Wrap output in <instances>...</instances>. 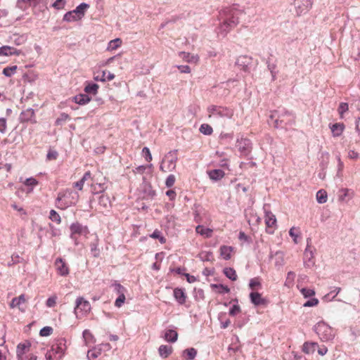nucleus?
<instances>
[{
	"instance_id": "f257e3e1",
	"label": "nucleus",
	"mask_w": 360,
	"mask_h": 360,
	"mask_svg": "<svg viewBox=\"0 0 360 360\" xmlns=\"http://www.w3.org/2000/svg\"><path fill=\"white\" fill-rule=\"evenodd\" d=\"M79 195L70 189L62 191L58 193L56 200V206L60 210H65L68 207L75 205L79 200Z\"/></svg>"
},
{
	"instance_id": "f03ea898",
	"label": "nucleus",
	"mask_w": 360,
	"mask_h": 360,
	"mask_svg": "<svg viewBox=\"0 0 360 360\" xmlns=\"http://www.w3.org/2000/svg\"><path fill=\"white\" fill-rule=\"evenodd\" d=\"M67 349L66 340L64 338L57 340L46 354V360L60 359Z\"/></svg>"
},
{
	"instance_id": "7ed1b4c3",
	"label": "nucleus",
	"mask_w": 360,
	"mask_h": 360,
	"mask_svg": "<svg viewBox=\"0 0 360 360\" xmlns=\"http://www.w3.org/2000/svg\"><path fill=\"white\" fill-rule=\"evenodd\" d=\"M239 22V11L229 10L223 22L220 25V32L226 35L232 29L236 27Z\"/></svg>"
},
{
	"instance_id": "20e7f679",
	"label": "nucleus",
	"mask_w": 360,
	"mask_h": 360,
	"mask_svg": "<svg viewBox=\"0 0 360 360\" xmlns=\"http://www.w3.org/2000/svg\"><path fill=\"white\" fill-rule=\"evenodd\" d=\"M89 8V5L86 3H82L73 11L66 13L63 20L66 22L77 21L81 20L85 15L86 11Z\"/></svg>"
},
{
	"instance_id": "39448f33",
	"label": "nucleus",
	"mask_w": 360,
	"mask_h": 360,
	"mask_svg": "<svg viewBox=\"0 0 360 360\" xmlns=\"http://www.w3.org/2000/svg\"><path fill=\"white\" fill-rule=\"evenodd\" d=\"M316 332L323 341L332 340L335 336L333 329L324 322L317 323Z\"/></svg>"
},
{
	"instance_id": "423d86ee",
	"label": "nucleus",
	"mask_w": 360,
	"mask_h": 360,
	"mask_svg": "<svg viewBox=\"0 0 360 360\" xmlns=\"http://www.w3.org/2000/svg\"><path fill=\"white\" fill-rule=\"evenodd\" d=\"M91 311V304L89 301L85 300L83 297H78L76 300V307L75 308V314L77 319H82L86 316Z\"/></svg>"
},
{
	"instance_id": "0eeeda50",
	"label": "nucleus",
	"mask_w": 360,
	"mask_h": 360,
	"mask_svg": "<svg viewBox=\"0 0 360 360\" xmlns=\"http://www.w3.org/2000/svg\"><path fill=\"white\" fill-rule=\"evenodd\" d=\"M264 221L266 224V231L269 234H272L274 233V231L276 229V216L269 210H264Z\"/></svg>"
},
{
	"instance_id": "6e6552de",
	"label": "nucleus",
	"mask_w": 360,
	"mask_h": 360,
	"mask_svg": "<svg viewBox=\"0 0 360 360\" xmlns=\"http://www.w3.org/2000/svg\"><path fill=\"white\" fill-rule=\"evenodd\" d=\"M295 9L297 15L306 13L313 5V0H295Z\"/></svg>"
},
{
	"instance_id": "1a4fd4ad",
	"label": "nucleus",
	"mask_w": 360,
	"mask_h": 360,
	"mask_svg": "<svg viewBox=\"0 0 360 360\" xmlns=\"http://www.w3.org/2000/svg\"><path fill=\"white\" fill-rule=\"evenodd\" d=\"M11 309L18 308L21 312H25L27 308V298L24 294L13 298L9 304Z\"/></svg>"
},
{
	"instance_id": "9d476101",
	"label": "nucleus",
	"mask_w": 360,
	"mask_h": 360,
	"mask_svg": "<svg viewBox=\"0 0 360 360\" xmlns=\"http://www.w3.org/2000/svg\"><path fill=\"white\" fill-rule=\"evenodd\" d=\"M54 266L59 275L66 276L69 274V266L62 258L59 257L56 259Z\"/></svg>"
},
{
	"instance_id": "9b49d317",
	"label": "nucleus",
	"mask_w": 360,
	"mask_h": 360,
	"mask_svg": "<svg viewBox=\"0 0 360 360\" xmlns=\"http://www.w3.org/2000/svg\"><path fill=\"white\" fill-rule=\"evenodd\" d=\"M249 297L251 302L255 306H266L268 304V300L266 298L263 297L262 294L258 292L257 291L251 292L250 293Z\"/></svg>"
},
{
	"instance_id": "f8f14e48",
	"label": "nucleus",
	"mask_w": 360,
	"mask_h": 360,
	"mask_svg": "<svg viewBox=\"0 0 360 360\" xmlns=\"http://www.w3.org/2000/svg\"><path fill=\"white\" fill-rule=\"evenodd\" d=\"M70 231H71V238L72 239L77 240V236L81 235L84 233H87V228L83 227L79 223L76 222L73 223L70 226Z\"/></svg>"
},
{
	"instance_id": "ddd939ff",
	"label": "nucleus",
	"mask_w": 360,
	"mask_h": 360,
	"mask_svg": "<svg viewBox=\"0 0 360 360\" xmlns=\"http://www.w3.org/2000/svg\"><path fill=\"white\" fill-rule=\"evenodd\" d=\"M176 160L174 158H167L162 161L160 169L163 172H172L176 168Z\"/></svg>"
},
{
	"instance_id": "4468645a",
	"label": "nucleus",
	"mask_w": 360,
	"mask_h": 360,
	"mask_svg": "<svg viewBox=\"0 0 360 360\" xmlns=\"http://www.w3.org/2000/svg\"><path fill=\"white\" fill-rule=\"evenodd\" d=\"M179 56L185 62L193 64H198L200 57L197 54H191L188 52L181 51L179 53Z\"/></svg>"
},
{
	"instance_id": "2eb2a0df",
	"label": "nucleus",
	"mask_w": 360,
	"mask_h": 360,
	"mask_svg": "<svg viewBox=\"0 0 360 360\" xmlns=\"http://www.w3.org/2000/svg\"><path fill=\"white\" fill-rule=\"evenodd\" d=\"M30 346L31 344L28 341L18 345L16 353L18 360H22L23 355L30 350Z\"/></svg>"
},
{
	"instance_id": "dca6fc26",
	"label": "nucleus",
	"mask_w": 360,
	"mask_h": 360,
	"mask_svg": "<svg viewBox=\"0 0 360 360\" xmlns=\"http://www.w3.org/2000/svg\"><path fill=\"white\" fill-rule=\"evenodd\" d=\"M21 53L20 50L9 46H3L0 48V56H19Z\"/></svg>"
},
{
	"instance_id": "f3484780",
	"label": "nucleus",
	"mask_w": 360,
	"mask_h": 360,
	"mask_svg": "<svg viewBox=\"0 0 360 360\" xmlns=\"http://www.w3.org/2000/svg\"><path fill=\"white\" fill-rule=\"evenodd\" d=\"M219 251L221 257L225 260H229L231 258L233 248L231 246L222 245L220 247Z\"/></svg>"
},
{
	"instance_id": "a211bd4d",
	"label": "nucleus",
	"mask_w": 360,
	"mask_h": 360,
	"mask_svg": "<svg viewBox=\"0 0 360 360\" xmlns=\"http://www.w3.org/2000/svg\"><path fill=\"white\" fill-rule=\"evenodd\" d=\"M234 115V109L229 107L221 106L218 117L232 119Z\"/></svg>"
},
{
	"instance_id": "6ab92c4d",
	"label": "nucleus",
	"mask_w": 360,
	"mask_h": 360,
	"mask_svg": "<svg viewBox=\"0 0 360 360\" xmlns=\"http://www.w3.org/2000/svg\"><path fill=\"white\" fill-rule=\"evenodd\" d=\"M174 297L180 304H184L186 302V295L181 288H175L174 290Z\"/></svg>"
},
{
	"instance_id": "aec40b11",
	"label": "nucleus",
	"mask_w": 360,
	"mask_h": 360,
	"mask_svg": "<svg viewBox=\"0 0 360 360\" xmlns=\"http://www.w3.org/2000/svg\"><path fill=\"white\" fill-rule=\"evenodd\" d=\"M207 174L212 180L217 181L221 179L224 176L225 173L221 169H212L208 171Z\"/></svg>"
},
{
	"instance_id": "412c9836",
	"label": "nucleus",
	"mask_w": 360,
	"mask_h": 360,
	"mask_svg": "<svg viewBox=\"0 0 360 360\" xmlns=\"http://www.w3.org/2000/svg\"><path fill=\"white\" fill-rule=\"evenodd\" d=\"M197 233L203 236L205 238H210L212 236L213 230L210 228H205L202 225H198L195 228Z\"/></svg>"
},
{
	"instance_id": "4be33fe9",
	"label": "nucleus",
	"mask_w": 360,
	"mask_h": 360,
	"mask_svg": "<svg viewBox=\"0 0 360 360\" xmlns=\"http://www.w3.org/2000/svg\"><path fill=\"white\" fill-rule=\"evenodd\" d=\"M316 347H319L317 343L306 342L302 346V352L307 354H313L315 352Z\"/></svg>"
},
{
	"instance_id": "5701e85b",
	"label": "nucleus",
	"mask_w": 360,
	"mask_h": 360,
	"mask_svg": "<svg viewBox=\"0 0 360 360\" xmlns=\"http://www.w3.org/2000/svg\"><path fill=\"white\" fill-rule=\"evenodd\" d=\"M173 348L172 346L162 345L158 349V352L162 358H167L172 352Z\"/></svg>"
},
{
	"instance_id": "b1692460",
	"label": "nucleus",
	"mask_w": 360,
	"mask_h": 360,
	"mask_svg": "<svg viewBox=\"0 0 360 360\" xmlns=\"http://www.w3.org/2000/svg\"><path fill=\"white\" fill-rule=\"evenodd\" d=\"M177 338L178 333L174 330H167L165 333L164 338L167 342H174L176 341Z\"/></svg>"
},
{
	"instance_id": "393cba45",
	"label": "nucleus",
	"mask_w": 360,
	"mask_h": 360,
	"mask_svg": "<svg viewBox=\"0 0 360 360\" xmlns=\"http://www.w3.org/2000/svg\"><path fill=\"white\" fill-rule=\"evenodd\" d=\"M115 78V75L113 73H111L110 72L103 71L101 72V75H96L94 77V79L96 81H101V82H105L111 81Z\"/></svg>"
},
{
	"instance_id": "a878e982",
	"label": "nucleus",
	"mask_w": 360,
	"mask_h": 360,
	"mask_svg": "<svg viewBox=\"0 0 360 360\" xmlns=\"http://www.w3.org/2000/svg\"><path fill=\"white\" fill-rule=\"evenodd\" d=\"M249 288L252 292H256L262 288L261 280L259 277L252 278L249 283Z\"/></svg>"
},
{
	"instance_id": "bb28decb",
	"label": "nucleus",
	"mask_w": 360,
	"mask_h": 360,
	"mask_svg": "<svg viewBox=\"0 0 360 360\" xmlns=\"http://www.w3.org/2000/svg\"><path fill=\"white\" fill-rule=\"evenodd\" d=\"M83 338L86 346L94 344L96 342L95 338L89 330L83 331Z\"/></svg>"
},
{
	"instance_id": "cd10ccee",
	"label": "nucleus",
	"mask_w": 360,
	"mask_h": 360,
	"mask_svg": "<svg viewBox=\"0 0 360 360\" xmlns=\"http://www.w3.org/2000/svg\"><path fill=\"white\" fill-rule=\"evenodd\" d=\"M197 354V350L194 348L186 349L183 352L182 357L184 360H193Z\"/></svg>"
},
{
	"instance_id": "c85d7f7f",
	"label": "nucleus",
	"mask_w": 360,
	"mask_h": 360,
	"mask_svg": "<svg viewBox=\"0 0 360 360\" xmlns=\"http://www.w3.org/2000/svg\"><path fill=\"white\" fill-rule=\"evenodd\" d=\"M334 136H339L344 131L345 125L342 123H335L330 127Z\"/></svg>"
},
{
	"instance_id": "c756f323",
	"label": "nucleus",
	"mask_w": 360,
	"mask_h": 360,
	"mask_svg": "<svg viewBox=\"0 0 360 360\" xmlns=\"http://www.w3.org/2000/svg\"><path fill=\"white\" fill-rule=\"evenodd\" d=\"M73 101L77 104L85 105L91 101V98L86 94H79L73 98Z\"/></svg>"
},
{
	"instance_id": "7c9ffc66",
	"label": "nucleus",
	"mask_w": 360,
	"mask_h": 360,
	"mask_svg": "<svg viewBox=\"0 0 360 360\" xmlns=\"http://www.w3.org/2000/svg\"><path fill=\"white\" fill-rule=\"evenodd\" d=\"M211 288L213 290L219 294L229 293L230 292L229 288L222 284H212Z\"/></svg>"
},
{
	"instance_id": "2f4dec72",
	"label": "nucleus",
	"mask_w": 360,
	"mask_h": 360,
	"mask_svg": "<svg viewBox=\"0 0 360 360\" xmlns=\"http://www.w3.org/2000/svg\"><path fill=\"white\" fill-rule=\"evenodd\" d=\"M101 354V349L94 347L89 349L87 352V358L89 360H94L98 358Z\"/></svg>"
},
{
	"instance_id": "473e14b6",
	"label": "nucleus",
	"mask_w": 360,
	"mask_h": 360,
	"mask_svg": "<svg viewBox=\"0 0 360 360\" xmlns=\"http://www.w3.org/2000/svg\"><path fill=\"white\" fill-rule=\"evenodd\" d=\"M122 45V40L119 38L111 40L108 45L107 50L108 51H114L116 50Z\"/></svg>"
},
{
	"instance_id": "72a5a7b5",
	"label": "nucleus",
	"mask_w": 360,
	"mask_h": 360,
	"mask_svg": "<svg viewBox=\"0 0 360 360\" xmlns=\"http://www.w3.org/2000/svg\"><path fill=\"white\" fill-rule=\"evenodd\" d=\"M224 273L227 278L231 279V281H236L238 278L236 271L233 268H225L224 269Z\"/></svg>"
},
{
	"instance_id": "f704fd0d",
	"label": "nucleus",
	"mask_w": 360,
	"mask_h": 360,
	"mask_svg": "<svg viewBox=\"0 0 360 360\" xmlns=\"http://www.w3.org/2000/svg\"><path fill=\"white\" fill-rule=\"evenodd\" d=\"M295 278V274L292 271H289L287 274L286 279L285 281V285L288 288H292L294 285V281Z\"/></svg>"
},
{
	"instance_id": "c9c22d12",
	"label": "nucleus",
	"mask_w": 360,
	"mask_h": 360,
	"mask_svg": "<svg viewBox=\"0 0 360 360\" xmlns=\"http://www.w3.org/2000/svg\"><path fill=\"white\" fill-rule=\"evenodd\" d=\"M328 195L325 190H319L316 193V200L319 203H324L327 201Z\"/></svg>"
},
{
	"instance_id": "e433bc0d",
	"label": "nucleus",
	"mask_w": 360,
	"mask_h": 360,
	"mask_svg": "<svg viewBox=\"0 0 360 360\" xmlns=\"http://www.w3.org/2000/svg\"><path fill=\"white\" fill-rule=\"evenodd\" d=\"M200 131L205 135H211L213 132L212 127L207 124H202L200 127Z\"/></svg>"
},
{
	"instance_id": "4c0bfd02",
	"label": "nucleus",
	"mask_w": 360,
	"mask_h": 360,
	"mask_svg": "<svg viewBox=\"0 0 360 360\" xmlns=\"http://www.w3.org/2000/svg\"><path fill=\"white\" fill-rule=\"evenodd\" d=\"M49 219L52 221H54V222L57 223L58 224H60L61 223V218H60L59 214L57 212H56L54 210H51L50 211Z\"/></svg>"
},
{
	"instance_id": "58836bf2",
	"label": "nucleus",
	"mask_w": 360,
	"mask_h": 360,
	"mask_svg": "<svg viewBox=\"0 0 360 360\" xmlns=\"http://www.w3.org/2000/svg\"><path fill=\"white\" fill-rule=\"evenodd\" d=\"M150 237L155 239H158L162 244L166 243V238L162 236L161 232L158 229L155 230L153 233L150 236Z\"/></svg>"
},
{
	"instance_id": "ea45409f",
	"label": "nucleus",
	"mask_w": 360,
	"mask_h": 360,
	"mask_svg": "<svg viewBox=\"0 0 360 360\" xmlns=\"http://www.w3.org/2000/svg\"><path fill=\"white\" fill-rule=\"evenodd\" d=\"M17 65L6 67L3 70V74L6 77H11L17 70Z\"/></svg>"
},
{
	"instance_id": "a19ab883",
	"label": "nucleus",
	"mask_w": 360,
	"mask_h": 360,
	"mask_svg": "<svg viewBox=\"0 0 360 360\" xmlns=\"http://www.w3.org/2000/svg\"><path fill=\"white\" fill-rule=\"evenodd\" d=\"M219 109H221V106L218 105H211L207 108V111L210 113L209 117L212 116H219Z\"/></svg>"
},
{
	"instance_id": "79ce46f5",
	"label": "nucleus",
	"mask_w": 360,
	"mask_h": 360,
	"mask_svg": "<svg viewBox=\"0 0 360 360\" xmlns=\"http://www.w3.org/2000/svg\"><path fill=\"white\" fill-rule=\"evenodd\" d=\"M98 89V85L96 84H89L84 88V91L87 94H96L97 93Z\"/></svg>"
},
{
	"instance_id": "37998d69",
	"label": "nucleus",
	"mask_w": 360,
	"mask_h": 360,
	"mask_svg": "<svg viewBox=\"0 0 360 360\" xmlns=\"http://www.w3.org/2000/svg\"><path fill=\"white\" fill-rule=\"evenodd\" d=\"M300 292L304 297H310L315 295V291L312 289L302 288L300 289Z\"/></svg>"
},
{
	"instance_id": "c03bdc74",
	"label": "nucleus",
	"mask_w": 360,
	"mask_h": 360,
	"mask_svg": "<svg viewBox=\"0 0 360 360\" xmlns=\"http://www.w3.org/2000/svg\"><path fill=\"white\" fill-rule=\"evenodd\" d=\"M58 297L54 295L48 298V300L46 302V305L48 307H53L56 306L57 302Z\"/></svg>"
},
{
	"instance_id": "a18cd8bd",
	"label": "nucleus",
	"mask_w": 360,
	"mask_h": 360,
	"mask_svg": "<svg viewBox=\"0 0 360 360\" xmlns=\"http://www.w3.org/2000/svg\"><path fill=\"white\" fill-rule=\"evenodd\" d=\"M65 4H66L65 0H56L52 4V6L57 10H60V9L64 8Z\"/></svg>"
},
{
	"instance_id": "49530a36",
	"label": "nucleus",
	"mask_w": 360,
	"mask_h": 360,
	"mask_svg": "<svg viewBox=\"0 0 360 360\" xmlns=\"http://www.w3.org/2000/svg\"><path fill=\"white\" fill-rule=\"evenodd\" d=\"M114 290L118 294V295H124L126 289L120 283L114 284Z\"/></svg>"
},
{
	"instance_id": "de8ad7c7",
	"label": "nucleus",
	"mask_w": 360,
	"mask_h": 360,
	"mask_svg": "<svg viewBox=\"0 0 360 360\" xmlns=\"http://www.w3.org/2000/svg\"><path fill=\"white\" fill-rule=\"evenodd\" d=\"M142 153L147 162H150L152 160V155L148 148L144 147L142 150Z\"/></svg>"
},
{
	"instance_id": "09e8293b",
	"label": "nucleus",
	"mask_w": 360,
	"mask_h": 360,
	"mask_svg": "<svg viewBox=\"0 0 360 360\" xmlns=\"http://www.w3.org/2000/svg\"><path fill=\"white\" fill-rule=\"evenodd\" d=\"M125 300L126 298L124 295H119L118 297L115 300V306L118 308L121 307L124 303Z\"/></svg>"
},
{
	"instance_id": "8fccbe9b",
	"label": "nucleus",
	"mask_w": 360,
	"mask_h": 360,
	"mask_svg": "<svg viewBox=\"0 0 360 360\" xmlns=\"http://www.w3.org/2000/svg\"><path fill=\"white\" fill-rule=\"evenodd\" d=\"M175 181H176V178H175L174 175H173V174L169 175L165 181V184H166L167 187L170 188V187L173 186V185L175 183Z\"/></svg>"
},
{
	"instance_id": "3c124183",
	"label": "nucleus",
	"mask_w": 360,
	"mask_h": 360,
	"mask_svg": "<svg viewBox=\"0 0 360 360\" xmlns=\"http://www.w3.org/2000/svg\"><path fill=\"white\" fill-rule=\"evenodd\" d=\"M289 234L290 236L293 238V240L295 243H297V237L299 236V231L298 230L295 228V227H292L290 229L289 231Z\"/></svg>"
},
{
	"instance_id": "603ef678",
	"label": "nucleus",
	"mask_w": 360,
	"mask_h": 360,
	"mask_svg": "<svg viewBox=\"0 0 360 360\" xmlns=\"http://www.w3.org/2000/svg\"><path fill=\"white\" fill-rule=\"evenodd\" d=\"M53 329L51 327L46 326L40 330L41 336H49L51 334Z\"/></svg>"
},
{
	"instance_id": "864d4df0",
	"label": "nucleus",
	"mask_w": 360,
	"mask_h": 360,
	"mask_svg": "<svg viewBox=\"0 0 360 360\" xmlns=\"http://www.w3.org/2000/svg\"><path fill=\"white\" fill-rule=\"evenodd\" d=\"M342 194L339 196L340 201H344L345 198L349 195L350 190L348 188H342L340 191Z\"/></svg>"
},
{
	"instance_id": "5fc2aeb1",
	"label": "nucleus",
	"mask_w": 360,
	"mask_h": 360,
	"mask_svg": "<svg viewBox=\"0 0 360 360\" xmlns=\"http://www.w3.org/2000/svg\"><path fill=\"white\" fill-rule=\"evenodd\" d=\"M240 311V308L238 305L234 304L232 306V307L230 309L229 314L231 316H235L238 314Z\"/></svg>"
},
{
	"instance_id": "6e6d98bb",
	"label": "nucleus",
	"mask_w": 360,
	"mask_h": 360,
	"mask_svg": "<svg viewBox=\"0 0 360 360\" xmlns=\"http://www.w3.org/2000/svg\"><path fill=\"white\" fill-rule=\"evenodd\" d=\"M152 166H153L152 165H150L148 166H144V165L139 166L135 169H134L133 172L135 174H137V173L143 174L147 167L150 168V167H152Z\"/></svg>"
},
{
	"instance_id": "4d7b16f0",
	"label": "nucleus",
	"mask_w": 360,
	"mask_h": 360,
	"mask_svg": "<svg viewBox=\"0 0 360 360\" xmlns=\"http://www.w3.org/2000/svg\"><path fill=\"white\" fill-rule=\"evenodd\" d=\"M319 304V300L316 298H312L304 304V307H314Z\"/></svg>"
},
{
	"instance_id": "13d9d810",
	"label": "nucleus",
	"mask_w": 360,
	"mask_h": 360,
	"mask_svg": "<svg viewBox=\"0 0 360 360\" xmlns=\"http://www.w3.org/2000/svg\"><path fill=\"white\" fill-rule=\"evenodd\" d=\"M24 184L26 186H34L38 184V181L34 178H28L25 181Z\"/></svg>"
},
{
	"instance_id": "bf43d9fd",
	"label": "nucleus",
	"mask_w": 360,
	"mask_h": 360,
	"mask_svg": "<svg viewBox=\"0 0 360 360\" xmlns=\"http://www.w3.org/2000/svg\"><path fill=\"white\" fill-rule=\"evenodd\" d=\"M68 119H69V116L67 114H65V113H63L61 115H60V117L58 118L56 121V125H60L62 124V122H65Z\"/></svg>"
},
{
	"instance_id": "052dcab7",
	"label": "nucleus",
	"mask_w": 360,
	"mask_h": 360,
	"mask_svg": "<svg viewBox=\"0 0 360 360\" xmlns=\"http://www.w3.org/2000/svg\"><path fill=\"white\" fill-rule=\"evenodd\" d=\"M7 128L6 120L4 118H0V132L4 134Z\"/></svg>"
},
{
	"instance_id": "680f3d73",
	"label": "nucleus",
	"mask_w": 360,
	"mask_h": 360,
	"mask_svg": "<svg viewBox=\"0 0 360 360\" xmlns=\"http://www.w3.org/2000/svg\"><path fill=\"white\" fill-rule=\"evenodd\" d=\"M177 68L181 73H190L191 71L188 65H178Z\"/></svg>"
},
{
	"instance_id": "e2e57ef3",
	"label": "nucleus",
	"mask_w": 360,
	"mask_h": 360,
	"mask_svg": "<svg viewBox=\"0 0 360 360\" xmlns=\"http://www.w3.org/2000/svg\"><path fill=\"white\" fill-rule=\"evenodd\" d=\"M11 207L16 211H18L21 215H26L27 212L26 211L21 207H19L15 203H13L11 205Z\"/></svg>"
},
{
	"instance_id": "0e129e2a",
	"label": "nucleus",
	"mask_w": 360,
	"mask_h": 360,
	"mask_svg": "<svg viewBox=\"0 0 360 360\" xmlns=\"http://www.w3.org/2000/svg\"><path fill=\"white\" fill-rule=\"evenodd\" d=\"M347 110H348L347 103H340V105L338 108L339 113L342 115L345 112H346Z\"/></svg>"
},
{
	"instance_id": "69168bd1",
	"label": "nucleus",
	"mask_w": 360,
	"mask_h": 360,
	"mask_svg": "<svg viewBox=\"0 0 360 360\" xmlns=\"http://www.w3.org/2000/svg\"><path fill=\"white\" fill-rule=\"evenodd\" d=\"M200 257L205 260H210L212 257V253L210 252H203L200 254Z\"/></svg>"
},
{
	"instance_id": "338daca9",
	"label": "nucleus",
	"mask_w": 360,
	"mask_h": 360,
	"mask_svg": "<svg viewBox=\"0 0 360 360\" xmlns=\"http://www.w3.org/2000/svg\"><path fill=\"white\" fill-rule=\"evenodd\" d=\"M89 179H91V181H95L94 177H91V174L89 171L86 172L80 180L84 183L86 181Z\"/></svg>"
},
{
	"instance_id": "774afa93",
	"label": "nucleus",
	"mask_w": 360,
	"mask_h": 360,
	"mask_svg": "<svg viewBox=\"0 0 360 360\" xmlns=\"http://www.w3.org/2000/svg\"><path fill=\"white\" fill-rule=\"evenodd\" d=\"M89 179H91V181H95L94 177H91V174L89 171L86 172L80 180L84 183L86 181Z\"/></svg>"
}]
</instances>
